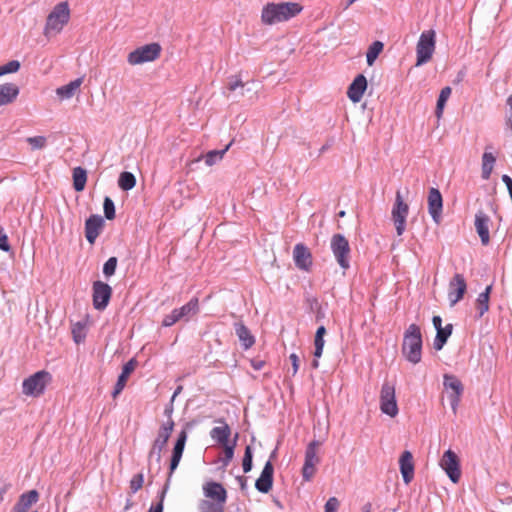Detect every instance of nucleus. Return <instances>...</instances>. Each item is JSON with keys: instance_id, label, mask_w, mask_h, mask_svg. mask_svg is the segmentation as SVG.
Instances as JSON below:
<instances>
[{"instance_id": "nucleus-1", "label": "nucleus", "mask_w": 512, "mask_h": 512, "mask_svg": "<svg viewBox=\"0 0 512 512\" xmlns=\"http://www.w3.org/2000/svg\"><path fill=\"white\" fill-rule=\"evenodd\" d=\"M302 6L296 2L267 3L261 13V21L265 25L285 22L297 16Z\"/></svg>"}, {"instance_id": "nucleus-2", "label": "nucleus", "mask_w": 512, "mask_h": 512, "mask_svg": "<svg viewBox=\"0 0 512 512\" xmlns=\"http://www.w3.org/2000/svg\"><path fill=\"white\" fill-rule=\"evenodd\" d=\"M402 353L413 364L421 361L422 334L418 325L410 324L406 329L403 337Z\"/></svg>"}, {"instance_id": "nucleus-3", "label": "nucleus", "mask_w": 512, "mask_h": 512, "mask_svg": "<svg viewBox=\"0 0 512 512\" xmlns=\"http://www.w3.org/2000/svg\"><path fill=\"white\" fill-rule=\"evenodd\" d=\"M70 20V9L66 1L54 6L48 14L43 34L50 38L59 34Z\"/></svg>"}, {"instance_id": "nucleus-4", "label": "nucleus", "mask_w": 512, "mask_h": 512, "mask_svg": "<svg viewBox=\"0 0 512 512\" xmlns=\"http://www.w3.org/2000/svg\"><path fill=\"white\" fill-rule=\"evenodd\" d=\"M51 380L52 376L49 372L45 370L38 371L23 381L22 392L28 396L38 397L44 393Z\"/></svg>"}, {"instance_id": "nucleus-5", "label": "nucleus", "mask_w": 512, "mask_h": 512, "mask_svg": "<svg viewBox=\"0 0 512 512\" xmlns=\"http://www.w3.org/2000/svg\"><path fill=\"white\" fill-rule=\"evenodd\" d=\"M160 53L161 46L158 43H150L130 52L127 61L130 65H139L156 60Z\"/></svg>"}, {"instance_id": "nucleus-6", "label": "nucleus", "mask_w": 512, "mask_h": 512, "mask_svg": "<svg viewBox=\"0 0 512 512\" xmlns=\"http://www.w3.org/2000/svg\"><path fill=\"white\" fill-rule=\"evenodd\" d=\"M435 49V31L428 30L424 31L418 40L416 53H417V62L416 66L423 65L427 63L434 52Z\"/></svg>"}, {"instance_id": "nucleus-7", "label": "nucleus", "mask_w": 512, "mask_h": 512, "mask_svg": "<svg viewBox=\"0 0 512 512\" xmlns=\"http://www.w3.org/2000/svg\"><path fill=\"white\" fill-rule=\"evenodd\" d=\"M330 247L333 255L343 269L350 267V246L348 240L342 234H335L331 238Z\"/></svg>"}, {"instance_id": "nucleus-8", "label": "nucleus", "mask_w": 512, "mask_h": 512, "mask_svg": "<svg viewBox=\"0 0 512 512\" xmlns=\"http://www.w3.org/2000/svg\"><path fill=\"white\" fill-rule=\"evenodd\" d=\"M409 213V205L404 201L401 192L398 190L395 195V202L391 211V217L398 236H401L406 229V219Z\"/></svg>"}, {"instance_id": "nucleus-9", "label": "nucleus", "mask_w": 512, "mask_h": 512, "mask_svg": "<svg viewBox=\"0 0 512 512\" xmlns=\"http://www.w3.org/2000/svg\"><path fill=\"white\" fill-rule=\"evenodd\" d=\"M380 409L382 413L395 417L398 414V406L395 396V387L389 382H384L380 392Z\"/></svg>"}, {"instance_id": "nucleus-10", "label": "nucleus", "mask_w": 512, "mask_h": 512, "mask_svg": "<svg viewBox=\"0 0 512 512\" xmlns=\"http://www.w3.org/2000/svg\"><path fill=\"white\" fill-rule=\"evenodd\" d=\"M173 428L174 421L169 419L167 422L161 425L158 431L157 438L154 440L152 448L149 452V458L155 457L157 463H160L161 461V453L170 438Z\"/></svg>"}, {"instance_id": "nucleus-11", "label": "nucleus", "mask_w": 512, "mask_h": 512, "mask_svg": "<svg viewBox=\"0 0 512 512\" xmlns=\"http://www.w3.org/2000/svg\"><path fill=\"white\" fill-rule=\"evenodd\" d=\"M319 446L320 442L313 440L308 444L306 448L305 461L302 468V477L305 481H310L316 472V465L320 461L316 453V450Z\"/></svg>"}, {"instance_id": "nucleus-12", "label": "nucleus", "mask_w": 512, "mask_h": 512, "mask_svg": "<svg viewBox=\"0 0 512 512\" xmlns=\"http://www.w3.org/2000/svg\"><path fill=\"white\" fill-rule=\"evenodd\" d=\"M440 466L446 472L453 483H458L461 477V470L458 456L452 450H447L441 460Z\"/></svg>"}, {"instance_id": "nucleus-13", "label": "nucleus", "mask_w": 512, "mask_h": 512, "mask_svg": "<svg viewBox=\"0 0 512 512\" xmlns=\"http://www.w3.org/2000/svg\"><path fill=\"white\" fill-rule=\"evenodd\" d=\"M93 305L97 310H104L112 296V288L102 281H95L92 286Z\"/></svg>"}, {"instance_id": "nucleus-14", "label": "nucleus", "mask_w": 512, "mask_h": 512, "mask_svg": "<svg viewBox=\"0 0 512 512\" xmlns=\"http://www.w3.org/2000/svg\"><path fill=\"white\" fill-rule=\"evenodd\" d=\"M443 385L445 389L452 390V393L449 395V400L453 412L456 413L464 387L461 381L452 374H445L443 376Z\"/></svg>"}, {"instance_id": "nucleus-15", "label": "nucleus", "mask_w": 512, "mask_h": 512, "mask_svg": "<svg viewBox=\"0 0 512 512\" xmlns=\"http://www.w3.org/2000/svg\"><path fill=\"white\" fill-rule=\"evenodd\" d=\"M467 290V284L462 274H455L449 282L448 299L450 306L456 305L464 296Z\"/></svg>"}, {"instance_id": "nucleus-16", "label": "nucleus", "mask_w": 512, "mask_h": 512, "mask_svg": "<svg viewBox=\"0 0 512 512\" xmlns=\"http://www.w3.org/2000/svg\"><path fill=\"white\" fill-rule=\"evenodd\" d=\"M187 437H188V435H187L186 430H182L179 433L178 438L176 440V443H175V445L173 447L172 456H171L170 465H169L168 478H167V481H166V482H168V485L170 484V479L172 477V474L174 473V471L178 467V465L180 463V460L182 458L183 451H184V448H185V444H186V441H187Z\"/></svg>"}, {"instance_id": "nucleus-17", "label": "nucleus", "mask_w": 512, "mask_h": 512, "mask_svg": "<svg viewBox=\"0 0 512 512\" xmlns=\"http://www.w3.org/2000/svg\"><path fill=\"white\" fill-rule=\"evenodd\" d=\"M428 212L436 224L441 222L443 198L437 188H430L428 192Z\"/></svg>"}, {"instance_id": "nucleus-18", "label": "nucleus", "mask_w": 512, "mask_h": 512, "mask_svg": "<svg viewBox=\"0 0 512 512\" xmlns=\"http://www.w3.org/2000/svg\"><path fill=\"white\" fill-rule=\"evenodd\" d=\"M204 496L211 501L225 504L227 501V491L224 486L218 482L209 481L203 485Z\"/></svg>"}, {"instance_id": "nucleus-19", "label": "nucleus", "mask_w": 512, "mask_h": 512, "mask_svg": "<svg viewBox=\"0 0 512 512\" xmlns=\"http://www.w3.org/2000/svg\"><path fill=\"white\" fill-rule=\"evenodd\" d=\"M293 259L297 268L308 271L312 265V255L309 249L302 243L295 245Z\"/></svg>"}, {"instance_id": "nucleus-20", "label": "nucleus", "mask_w": 512, "mask_h": 512, "mask_svg": "<svg viewBox=\"0 0 512 512\" xmlns=\"http://www.w3.org/2000/svg\"><path fill=\"white\" fill-rule=\"evenodd\" d=\"M274 468L271 461H267L263 467L260 477L255 482V488L261 493H268L273 486Z\"/></svg>"}, {"instance_id": "nucleus-21", "label": "nucleus", "mask_w": 512, "mask_h": 512, "mask_svg": "<svg viewBox=\"0 0 512 512\" xmlns=\"http://www.w3.org/2000/svg\"><path fill=\"white\" fill-rule=\"evenodd\" d=\"M104 225L100 215H91L85 222V237L90 244H94Z\"/></svg>"}, {"instance_id": "nucleus-22", "label": "nucleus", "mask_w": 512, "mask_h": 512, "mask_svg": "<svg viewBox=\"0 0 512 512\" xmlns=\"http://www.w3.org/2000/svg\"><path fill=\"white\" fill-rule=\"evenodd\" d=\"M137 364L138 363L135 358L130 359L127 363L124 364L112 392L113 398H116L123 391L130 374L135 370Z\"/></svg>"}, {"instance_id": "nucleus-23", "label": "nucleus", "mask_w": 512, "mask_h": 512, "mask_svg": "<svg viewBox=\"0 0 512 512\" xmlns=\"http://www.w3.org/2000/svg\"><path fill=\"white\" fill-rule=\"evenodd\" d=\"M489 222L490 218L482 210L478 211L475 215V228L481 239L483 245H488L490 242L489 235Z\"/></svg>"}, {"instance_id": "nucleus-24", "label": "nucleus", "mask_w": 512, "mask_h": 512, "mask_svg": "<svg viewBox=\"0 0 512 512\" xmlns=\"http://www.w3.org/2000/svg\"><path fill=\"white\" fill-rule=\"evenodd\" d=\"M366 88L367 79L363 74H359L348 87L347 95L352 102L357 103L362 99Z\"/></svg>"}, {"instance_id": "nucleus-25", "label": "nucleus", "mask_w": 512, "mask_h": 512, "mask_svg": "<svg viewBox=\"0 0 512 512\" xmlns=\"http://www.w3.org/2000/svg\"><path fill=\"white\" fill-rule=\"evenodd\" d=\"M403 481L409 484L414 478L413 456L410 451H404L399 460Z\"/></svg>"}, {"instance_id": "nucleus-26", "label": "nucleus", "mask_w": 512, "mask_h": 512, "mask_svg": "<svg viewBox=\"0 0 512 512\" xmlns=\"http://www.w3.org/2000/svg\"><path fill=\"white\" fill-rule=\"evenodd\" d=\"M38 500L39 493L36 490H30L23 493L14 505L12 512H28L30 507Z\"/></svg>"}, {"instance_id": "nucleus-27", "label": "nucleus", "mask_w": 512, "mask_h": 512, "mask_svg": "<svg viewBox=\"0 0 512 512\" xmlns=\"http://www.w3.org/2000/svg\"><path fill=\"white\" fill-rule=\"evenodd\" d=\"M235 333L241 343V346L247 350L255 343V337L251 334L250 330L244 325L243 322L234 323Z\"/></svg>"}, {"instance_id": "nucleus-28", "label": "nucleus", "mask_w": 512, "mask_h": 512, "mask_svg": "<svg viewBox=\"0 0 512 512\" xmlns=\"http://www.w3.org/2000/svg\"><path fill=\"white\" fill-rule=\"evenodd\" d=\"M19 94V88L14 83L0 85V107L12 103Z\"/></svg>"}, {"instance_id": "nucleus-29", "label": "nucleus", "mask_w": 512, "mask_h": 512, "mask_svg": "<svg viewBox=\"0 0 512 512\" xmlns=\"http://www.w3.org/2000/svg\"><path fill=\"white\" fill-rule=\"evenodd\" d=\"M218 422L222 423V426H216L212 428L210 431V437L218 444L226 445L227 443H229L231 429L225 421L218 420Z\"/></svg>"}, {"instance_id": "nucleus-30", "label": "nucleus", "mask_w": 512, "mask_h": 512, "mask_svg": "<svg viewBox=\"0 0 512 512\" xmlns=\"http://www.w3.org/2000/svg\"><path fill=\"white\" fill-rule=\"evenodd\" d=\"M179 314L181 321H189L192 317L198 314L199 312V300L197 297H193L180 308H176Z\"/></svg>"}, {"instance_id": "nucleus-31", "label": "nucleus", "mask_w": 512, "mask_h": 512, "mask_svg": "<svg viewBox=\"0 0 512 512\" xmlns=\"http://www.w3.org/2000/svg\"><path fill=\"white\" fill-rule=\"evenodd\" d=\"M82 82H83V78L79 77V78L69 82L68 84H66L64 86H61V87L57 88L56 89V94L61 99H70L79 90Z\"/></svg>"}, {"instance_id": "nucleus-32", "label": "nucleus", "mask_w": 512, "mask_h": 512, "mask_svg": "<svg viewBox=\"0 0 512 512\" xmlns=\"http://www.w3.org/2000/svg\"><path fill=\"white\" fill-rule=\"evenodd\" d=\"M492 290V285H488L482 293L478 295L476 300V309L478 317L481 318L489 310V299Z\"/></svg>"}, {"instance_id": "nucleus-33", "label": "nucleus", "mask_w": 512, "mask_h": 512, "mask_svg": "<svg viewBox=\"0 0 512 512\" xmlns=\"http://www.w3.org/2000/svg\"><path fill=\"white\" fill-rule=\"evenodd\" d=\"M452 330V324H447L445 327H442V329H438V332H436V336L433 342V347L435 350L439 351L443 348L448 338L452 334Z\"/></svg>"}, {"instance_id": "nucleus-34", "label": "nucleus", "mask_w": 512, "mask_h": 512, "mask_svg": "<svg viewBox=\"0 0 512 512\" xmlns=\"http://www.w3.org/2000/svg\"><path fill=\"white\" fill-rule=\"evenodd\" d=\"M73 187L77 192L83 191L87 181V172L82 167L73 169Z\"/></svg>"}, {"instance_id": "nucleus-35", "label": "nucleus", "mask_w": 512, "mask_h": 512, "mask_svg": "<svg viewBox=\"0 0 512 512\" xmlns=\"http://www.w3.org/2000/svg\"><path fill=\"white\" fill-rule=\"evenodd\" d=\"M496 157L490 152H484L482 156V178L488 180L493 171Z\"/></svg>"}, {"instance_id": "nucleus-36", "label": "nucleus", "mask_w": 512, "mask_h": 512, "mask_svg": "<svg viewBox=\"0 0 512 512\" xmlns=\"http://www.w3.org/2000/svg\"><path fill=\"white\" fill-rule=\"evenodd\" d=\"M256 83L255 82H246L244 83L241 79L235 78L234 80H231L228 84V89L230 91H236L238 88L241 89L240 95L244 96L245 92H251L254 90V93L256 94L255 90Z\"/></svg>"}, {"instance_id": "nucleus-37", "label": "nucleus", "mask_w": 512, "mask_h": 512, "mask_svg": "<svg viewBox=\"0 0 512 512\" xmlns=\"http://www.w3.org/2000/svg\"><path fill=\"white\" fill-rule=\"evenodd\" d=\"M198 510L199 512H225V504L202 499L198 503Z\"/></svg>"}, {"instance_id": "nucleus-38", "label": "nucleus", "mask_w": 512, "mask_h": 512, "mask_svg": "<svg viewBox=\"0 0 512 512\" xmlns=\"http://www.w3.org/2000/svg\"><path fill=\"white\" fill-rule=\"evenodd\" d=\"M118 185L124 191L133 189L136 185V178L134 174L127 171L122 172L118 179Z\"/></svg>"}, {"instance_id": "nucleus-39", "label": "nucleus", "mask_w": 512, "mask_h": 512, "mask_svg": "<svg viewBox=\"0 0 512 512\" xmlns=\"http://www.w3.org/2000/svg\"><path fill=\"white\" fill-rule=\"evenodd\" d=\"M384 48V44L381 41H374L368 48V51L366 53V59L367 64L369 66H372L379 56V54L382 52Z\"/></svg>"}, {"instance_id": "nucleus-40", "label": "nucleus", "mask_w": 512, "mask_h": 512, "mask_svg": "<svg viewBox=\"0 0 512 512\" xmlns=\"http://www.w3.org/2000/svg\"><path fill=\"white\" fill-rule=\"evenodd\" d=\"M451 92L452 89L449 86L442 88V90L440 91L435 110L437 118H440L442 116L446 101L450 97Z\"/></svg>"}, {"instance_id": "nucleus-41", "label": "nucleus", "mask_w": 512, "mask_h": 512, "mask_svg": "<svg viewBox=\"0 0 512 512\" xmlns=\"http://www.w3.org/2000/svg\"><path fill=\"white\" fill-rule=\"evenodd\" d=\"M231 143H229L224 149L222 150H211L209 151L206 155H205V163L206 165L208 166H212L214 165L215 163L219 162L224 154L227 152V150L229 149Z\"/></svg>"}, {"instance_id": "nucleus-42", "label": "nucleus", "mask_w": 512, "mask_h": 512, "mask_svg": "<svg viewBox=\"0 0 512 512\" xmlns=\"http://www.w3.org/2000/svg\"><path fill=\"white\" fill-rule=\"evenodd\" d=\"M242 467H243L244 473L250 472L253 467V453H252V448L249 445L246 446V448H245L244 457L242 460Z\"/></svg>"}, {"instance_id": "nucleus-43", "label": "nucleus", "mask_w": 512, "mask_h": 512, "mask_svg": "<svg viewBox=\"0 0 512 512\" xmlns=\"http://www.w3.org/2000/svg\"><path fill=\"white\" fill-rule=\"evenodd\" d=\"M118 259L116 257H110L103 265V274L106 278H109L115 274Z\"/></svg>"}, {"instance_id": "nucleus-44", "label": "nucleus", "mask_w": 512, "mask_h": 512, "mask_svg": "<svg viewBox=\"0 0 512 512\" xmlns=\"http://www.w3.org/2000/svg\"><path fill=\"white\" fill-rule=\"evenodd\" d=\"M103 209L106 219L113 220L115 218V205L113 200L108 196L104 198Z\"/></svg>"}, {"instance_id": "nucleus-45", "label": "nucleus", "mask_w": 512, "mask_h": 512, "mask_svg": "<svg viewBox=\"0 0 512 512\" xmlns=\"http://www.w3.org/2000/svg\"><path fill=\"white\" fill-rule=\"evenodd\" d=\"M238 438V434H236L233 442L230 444V443H227L226 445H222L224 447V454H225V457L223 459V464L226 466L229 464V462L233 459V456H234V449H235V446H236V440Z\"/></svg>"}, {"instance_id": "nucleus-46", "label": "nucleus", "mask_w": 512, "mask_h": 512, "mask_svg": "<svg viewBox=\"0 0 512 512\" xmlns=\"http://www.w3.org/2000/svg\"><path fill=\"white\" fill-rule=\"evenodd\" d=\"M20 69V62L11 60L8 63L0 66V77L9 73H16Z\"/></svg>"}, {"instance_id": "nucleus-47", "label": "nucleus", "mask_w": 512, "mask_h": 512, "mask_svg": "<svg viewBox=\"0 0 512 512\" xmlns=\"http://www.w3.org/2000/svg\"><path fill=\"white\" fill-rule=\"evenodd\" d=\"M181 321L177 309H173L171 313L167 314L162 321L163 327H171L175 323Z\"/></svg>"}, {"instance_id": "nucleus-48", "label": "nucleus", "mask_w": 512, "mask_h": 512, "mask_svg": "<svg viewBox=\"0 0 512 512\" xmlns=\"http://www.w3.org/2000/svg\"><path fill=\"white\" fill-rule=\"evenodd\" d=\"M27 142L30 144L33 150L42 149L46 146L47 140L44 136H34L27 138Z\"/></svg>"}, {"instance_id": "nucleus-49", "label": "nucleus", "mask_w": 512, "mask_h": 512, "mask_svg": "<svg viewBox=\"0 0 512 512\" xmlns=\"http://www.w3.org/2000/svg\"><path fill=\"white\" fill-rule=\"evenodd\" d=\"M144 483V475L143 473H138L134 475L130 481V489L132 493H136L140 490Z\"/></svg>"}, {"instance_id": "nucleus-50", "label": "nucleus", "mask_w": 512, "mask_h": 512, "mask_svg": "<svg viewBox=\"0 0 512 512\" xmlns=\"http://www.w3.org/2000/svg\"><path fill=\"white\" fill-rule=\"evenodd\" d=\"M84 325L80 322L76 323L72 328L74 341L80 343L84 340L85 334L83 333Z\"/></svg>"}, {"instance_id": "nucleus-51", "label": "nucleus", "mask_w": 512, "mask_h": 512, "mask_svg": "<svg viewBox=\"0 0 512 512\" xmlns=\"http://www.w3.org/2000/svg\"><path fill=\"white\" fill-rule=\"evenodd\" d=\"M168 490V482L165 483L161 493H160V501L157 505L151 506L148 510V512H163V501L165 498V495Z\"/></svg>"}, {"instance_id": "nucleus-52", "label": "nucleus", "mask_w": 512, "mask_h": 512, "mask_svg": "<svg viewBox=\"0 0 512 512\" xmlns=\"http://www.w3.org/2000/svg\"><path fill=\"white\" fill-rule=\"evenodd\" d=\"M340 507V501L336 497H330L324 506V512H337Z\"/></svg>"}, {"instance_id": "nucleus-53", "label": "nucleus", "mask_w": 512, "mask_h": 512, "mask_svg": "<svg viewBox=\"0 0 512 512\" xmlns=\"http://www.w3.org/2000/svg\"><path fill=\"white\" fill-rule=\"evenodd\" d=\"M324 337H315L314 339V345H315V351L314 356L315 358H320L323 353L324 348Z\"/></svg>"}, {"instance_id": "nucleus-54", "label": "nucleus", "mask_w": 512, "mask_h": 512, "mask_svg": "<svg viewBox=\"0 0 512 512\" xmlns=\"http://www.w3.org/2000/svg\"><path fill=\"white\" fill-rule=\"evenodd\" d=\"M0 250L5 252H9L11 250L8 236L3 232V230H0Z\"/></svg>"}, {"instance_id": "nucleus-55", "label": "nucleus", "mask_w": 512, "mask_h": 512, "mask_svg": "<svg viewBox=\"0 0 512 512\" xmlns=\"http://www.w3.org/2000/svg\"><path fill=\"white\" fill-rule=\"evenodd\" d=\"M289 359L292 363V367H293V375H295L299 369V358L298 356L295 354V353H292L290 356H289Z\"/></svg>"}, {"instance_id": "nucleus-56", "label": "nucleus", "mask_w": 512, "mask_h": 512, "mask_svg": "<svg viewBox=\"0 0 512 512\" xmlns=\"http://www.w3.org/2000/svg\"><path fill=\"white\" fill-rule=\"evenodd\" d=\"M265 365V362L263 360H259V359H252L251 360V366L255 369V370H261Z\"/></svg>"}, {"instance_id": "nucleus-57", "label": "nucleus", "mask_w": 512, "mask_h": 512, "mask_svg": "<svg viewBox=\"0 0 512 512\" xmlns=\"http://www.w3.org/2000/svg\"><path fill=\"white\" fill-rule=\"evenodd\" d=\"M432 323L436 332H438V329H442V318L440 316H433Z\"/></svg>"}, {"instance_id": "nucleus-58", "label": "nucleus", "mask_w": 512, "mask_h": 512, "mask_svg": "<svg viewBox=\"0 0 512 512\" xmlns=\"http://www.w3.org/2000/svg\"><path fill=\"white\" fill-rule=\"evenodd\" d=\"M325 334H326V328L323 325H321L318 327L315 337H324Z\"/></svg>"}, {"instance_id": "nucleus-59", "label": "nucleus", "mask_w": 512, "mask_h": 512, "mask_svg": "<svg viewBox=\"0 0 512 512\" xmlns=\"http://www.w3.org/2000/svg\"><path fill=\"white\" fill-rule=\"evenodd\" d=\"M372 510V505L371 503H366L364 504L362 507H361V512H371Z\"/></svg>"}, {"instance_id": "nucleus-60", "label": "nucleus", "mask_w": 512, "mask_h": 512, "mask_svg": "<svg viewBox=\"0 0 512 512\" xmlns=\"http://www.w3.org/2000/svg\"><path fill=\"white\" fill-rule=\"evenodd\" d=\"M502 181L505 183L506 187H508L510 183H512V178L505 174L502 176Z\"/></svg>"}, {"instance_id": "nucleus-61", "label": "nucleus", "mask_w": 512, "mask_h": 512, "mask_svg": "<svg viewBox=\"0 0 512 512\" xmlns=\"http://www.w3.org/2000/svg\"><path fill=\"white\" fill-rule=\"evenodd\" d=\"M237 479L240 482L241 489L242 490L245 489V487H246V478H244L243 476H238Z\"/></svg>"}, {"instance_id": "nucleus-62", "label": "nucleus", "mask_w": 512, "mask_h": 512, "mask_svg": "<svg viewBox=\"0 0 512 512\" xmlns=\"http://www.w3.org/2000/svg\"><path fill=\"white\" fill-rule=\"evenodd\" d=\"M181 390H182V386H178V387L176 388V390L174 391V393H173V395H172V399H171L172 401H173V400L175 399V397H176V396L181 392Z\"/></svg>"}, {"instance_id": "nucleus-63", "label": "nucleus", "mask_w": 512, "mask_h": 512, "mask_svg": "<svg viewBox=\"0 0 512 512\" xmlns=\"http://www.w3.org/2000/svg\"><path fill=\"white\" fill-rule=\"evenodd\" d=\"M506 123L508 125V127L511 129L512 131V112L510 113V115L508 116L507 120H506Z\"/></svg>"}, {"instance_id": "nucleus-64", "label": "nucleus", "mask_w": 512, "mask_h": 512, "mask_svg": "<svg viewBox=\"0 0 512 512\" xmlns=\"http://www.w3.org/2000/svg\"><path fill=\"white\" fill-rule=\"evenodd\" d=\"M507 105L509 106L511 112H512V94L510 96H508L507 98Z\"/></svg>"}]
</instances>
